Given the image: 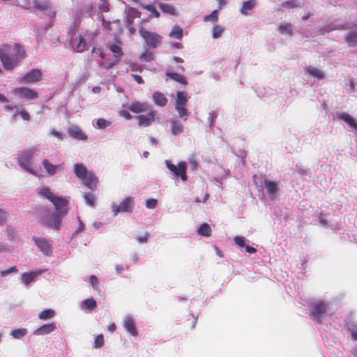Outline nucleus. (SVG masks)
I'll list each match as a JSON object with an SVG mask.
<instances>
[{
    "label": "nucleus",
    "mask_w": 357,
    "mask_h": 357,
    "mask_svg": "<svg viewBox=\"0 0 357 357\" xmlns=\"http://www.w3.org/2000/svg\"><path fill=\"white\" fill-rule=\"evenodd\" d=\"M26 56L24 48L17 43L4 44L0 47V60L5 70H11Z\"/></svg>",
    "instance_id": "nucleus-1"
},
{
    "label": "nucleus",
    "mask_w": 357,
    "mask_h": 357,
    "mask_svg": "<svg viewBox=\"0 0 357 357\" xmlns=\"http://www.w3.org/2000/svg\"><path fill=\"white\" fill-rule=\"evenodd\" d=\"M41 164L49 176H54L60 170L61 165H54L47 158H44Z\"/></svg>",
    "instance_id": "nucleus-23"
},
{
    "label": "nucleus",
    "mask_w": 357,
    "mask_h": 357,
    "mask_svg": "<svg viewBox=\"0 0 357 357\" xmlns=\"http://www.w3.org/2000/svg\"><path fill=\"white\" fill-rule=\"evenodd\" d=\"M234 241L236 244L239 245L240 247H243L245 245V238L242 236H236L234 238Z\"/></svg>",
    "instance_id": "nucleus-55"
},
{
    "label": "nucleus",
    "mask_w": 357,
    "mask_h": 357,
    "mask_svg": "<svg viewBox=\"0 0 357 357\" xmlns=\"http://www.w3.org/2000/svg\"><path fill=\"white\" fill-rule=\"evenodd\" d=\"M103 344H104V337H103V335H101V334L98 335L95 338L93 347L95 349H98V348L102 347L103 346Z\"/></svg>",
    "instance_id": "nucleus-48"
},
{
    "label": "nucleus",
    "mask_w": 357,
    "mask_h": 357,
    "mask_svg": "<svg viewBox=\"0 0 357 357\" xmlns=\"http://www.w3.org/2000/svg\"><path fill=\"white\" fill-rule=\"evenodd\" d=\"M167 168L177 177H180L183 181L188 178L186 174L187 164L185 162H180L178 165H174L169 160H165Z\"/></svg>",
    "instance_id": "nucleus-11"
},
{
    "label": "nucleus",
    "mask_w": 357,
    "mask_h": 357,
    "mask_svg": "<svg viewBox=\"0 0 357 357\" xmlns=\"http://www.w3.org/2000/svg\"><path fill=\"white\" fill-rule=\"evenodd\" d=\"M32 240L43 254L46 256H50L52 255V244L50 240L43 237H33Z\"/></svg>",
    "instance_id": "nucleus-13"
},
{
    "label": "nucleus",
    "mask_w": 357,
    "mask_h": 357,
    "mask_svg": "<svg viewBox=\"0 0 357 357\" xmlns=\"http://www.w3.org/2000/svg\"><path fill=\"white\" fill-rule=\"evenodd\" d=\"M108 47L115 57H120L123 54L121 49L119 45L114 43H109Z\"/></svg>",
    "instance_id": "nucleus-42"
},
{
    "label": "nucleus",
    "mask_w": 357,
    "mask_h": 357,
    "mask_svg": "<svg viewBox=\"0 0 357 357\" xmlns=\"http://www.w3.org/2000/svg\"><path fill=\"white\" fill-rule=\"evenodd\" d=\"M74 174L80 180L83 178L89 172L87 171L86 167L82 163H76L73 167Z\"/></svg>",
    "instance_id": "nucleus-30"
},
{
    "label": "nucleus",
    "mask_w": 357,
    "mask_h": 357,
    "mask_svg": "<svg viewBox=\"0 0 357 357\" xmlns=\"http://www.w3.org/2000/svg\"><path fill=\"white\" fill-rule=\"evenodd\" d=\"M13 93L25 100H33L38 98L36 91L27 87L15 88Z\"/></svg>",
    "instance_id": "nucleus-14"
},
{
    "label": "nucleus",
    "mask_w": 357,
    "mask_h": 357,
    "mask_svg": "<svg viewBox=\"0 0 357 357\" xmlns=\"http://www.w3.org/2000/svg\"><path fill=\"white\" fill-rule=\"evenodd\" d=\"M135 205L134 198L127 197L122 200L120 204L113 202L111 204L112 212L114 216H116L120 213H131Z\"/></svg>",
    "instance_id": "nucleus-9"
},
{
    "label": "nucleus",
    "mask_w": 357,
    "mask_h": 357,
    "mask_svg": "<svg viewBox=\"0 0 357 357\" xmlns=\"http://www.w3.org/2000/svg\"><path fill=\"white\" fill-rule=\"evenodd\" d=\"M148 237H149V234L146 233L143 236H139L136 237V240L139 243H146L148 241Z\"/></svg>",
    "instance_id": "nucleus-56"
},
{
    "label": "nucleus",
    "mask_w": 357,
    "mask_h": 357,
    "mask_svg": "<svg viewBox=\"0 0 357 357\" xmlns=\"http://www.w3.org/2000/svg\"><path fill=\"white\" fill-rule=\"evenodd\" d=\"M55 212H47L45 215L42 217V223L49 227L56 230L60 229L61 220L63 217L67 214L68 209L67 206H63L60 210H56Z\"/></svg>",
    "instance_id": "nucleus-6"
},
{
    "label": "nucleus",
    "mask_w": 357,
    "mask_h": 357,
    "mask_svg": "<svg viewBox=\"0 0 357 357\" xmlns=\"http://www.w3.org/2000/svg\"><path fill=\"white\" fill-rule=\"evenodd\" d=\"M263 184L266 194L271 200H275L279 197L280 189L278 182L264 178Z\"/></svg>",
    "instance_id": "nucleus-12"
},
{
    "label": "nucleus",
    "mask_w": 357,
    "mask_h": 357,
    "mask_svg": "<svg viewBox=\"0 0 357 357\" xmlns=\"http://www.w3.org/2000/svg\"><path fill=\"white\" fill-rule=\"evenodd\" d=\"M97 305L96 301L93 298H87L84 300L82 303L80 308L82 310H93Z\"/></svg>",
    "instance_id": "nucleus-33"
},
{
    "label": "nucleus",
    "mask_w": 357,
    "mask_h": 357,
    "mask_svg": "<svg viewBox=\"0 0 357 357\" xmlns=\"http://www.w3.org/2000/svg\"><path fill=\"white\" fill-rule=\"evenodd\" d=\"M345 41L350 47H357V33L349 31L345 36Z\"/></svg>",
    "instance_id": "nucleus-32"
},
{
    "label": "nucleus",
    "mask_w": 357,
    "mask_h": 357,
    "mask_svg": "<svg viewBox=\"0 0 357 357\" xmlns=\"http://www.w3.org/2000/svg\"><path fill=\"white\" fill-rule=\"evenodd\" d=\"M349 27L345 23H343L340 20H335L332 22L327 28V31L338 29H347Z\"/></svg>",
    "instance_id": "nucleus-37"
},
{
    "label": "nucleus",
    "mask_w": 357,
    "mask_h": 357,
    "mask_svg": "<svg viewBox=\"0 0 357 357\" xmlns=\"http://www.w3.org/2000/svg\"><path fill=\"white\" fill-rule=\"evenodd\" d=\"M161 7V9L167 13H169V14H174V11H175V9L174 8L171 6V5H168V4H161L160 6Z\"/></svg>",
    "instance_id": "nucleus-50"
},
{
    "label": "nucleus",
    "mask_w": 357,
    "mask_h": 357,
    "mask_svg": "<svg viewBox=\"0 0 357 357\" xmlns=\"http://www.w3.org/2000/svg\"><path fill=\"white\" fill-rule=\"evenodd\" d=\"M257 0H248L242 3V6L240 9V13L248 16L251 14V10L256 6Z\"/></svg>",
    "instance_id": "nucleus-27"
},
{
    "label": "nucleus",
    "mask_w": 357,
    "mask_h": 357,
    "mask_svg": "<svg viewBox=\"0 0 357 357\" xmlns=\"http://www.w3.org/2000/svg\"><path fill=\"white\" fill-rule=\"evenodd\" d=\"M331 303L321 299L314 300L310 305V316L317 323H321L325 316L331 315Z\"/></svg>",
    "instance_id": "nucleus-5"
},
{
    "label": "nucleus",
    "mask_w": 357,
    "mask_h": 357,
    "mask_svg": "<svg viewBox=\"0 0 357 357\" xmlns=\"http://www.w3.org/2000/svg\"><path fill=\"white\" fill-rule=\"evenodd\" d=\"M217 117V114L215 112H211L209 113L208 121L210 123L211 126L213 123L215 119Z\"/></svg>",
    "instance_id": "nucleus-60"
},
{
    "label": "nucleus",
    "mask_w": 357,
    "mask_h": 357,
    "mask_svg": "<svg viewBox=\"0 0 357 357\" xmlns=\"http://www.w3.org/2000/svg\"><path fill=\"white\" fill-rule=\"evenodd\" d=\"M128 70H131L133 72L141 71V67L137 63H131L129 65V68L127 69V71Z\"/></svg>",
    "instance_id": "nucleus-57"
},
{
    "label": "nucleus",
    "mask_w": 357,
    "mask_h": 357,
    "mask_svg": "<svg viewBox=\"0 0 357 357\" xmlns=\"http://www.w3.org/2000/svg\"><path fill=\"white\" fill-rule=\"evenodd\" d=\"M84 198L85 202L87 205H89V206H91V207H93L94 206L95 197L92 193H91V192L85 193L84 195Z\"/></svg>",
    "instance_id": "nucleus-44"
},
{
    "label": "nucleus",
    "mask_w": 357,
    "mask_h": 357,
    "mask_svg": "<svg viewBox=\"0 0 357 357\" xmlns=\"http://www.w3.org/2000/svg\"><path fill=\"white\" fill-rule=\"evenodd\" d=\"M204 20L205 22H216L218 21V10H213L211 14L205 15L204 17Z\"/></svg>",
    "instance_id": "nucleus-47"
},
{
    "label": "nucleus",
    "mask_w": 357,
    "mask_h": 357,
    "mask_svg": "<svg viewBox=\"0 0 357 357\" xmlns=\"http://www.w3.org/2000/svg\"><path fill=\"white\" fill-rule=\"evenodd\" d=\"M123 325L128 333L134 337L137 336L138 332L135 327V320L131 315L128 314L123 317Z\"/></svg>",
    "instance_id": "nucleus-17"
},
{
    "label": "nucleus",
    "mask_w": 357,
    "mask_h": 357,
    "mask_svg": "<svg viewBox=\"0 0 357 357\" xmlns=\"http://www.w3.org/2000/svg\"><path fill=\"white\" fill-rule=\"evenodd\" d=\"M158 201L155 199H149L146 202V207L150 209H153L157 206Z\"/></svg>",
    "instance_id": "nucleus-51"
},
{
    "label": "nucleus",
    "mask_w": 357,
    "mask_h": 357,
    "mask_svg": "<svg viewBox=\"0 0 357 357\" xmlns=\"http://www.w3.org/2000/svg\"><path fill=\"white\" fill-rule=\"evenodd\" d=\"M197 234L202 236L209 237L211 235V229L208 224L202 223L197 230Z\"/></svg>",
    "instance_id": "nucleus-36"
},
{
    "label": "nucleus",
    "mask_w": 357,
    "mask_h": 357,
    "mask_svg": "<svg viewBox=\"0 0 357 357\" xmlns=\"http://www.w3.org/2000/svg\"><path fill=\"white\" fill-rule=\"evenodd\" d=\"M13 3L26 8H35L38 11L43 12L50 18L49 22L46 23L43 30H35L38 35L45 33V31L53 25V19L56 16V10L49 1H45L40 2L37 0H15Z\"/></svg>",
    "instance_id": "nucleus-2"
},
{
    "label": "nucleus",
    "mask_w": 357,
    "mask_h": 357,
    "mask_svg": "<svg viewBox=\"0 0 357 357\" xmlns=\"http://www.w3.org/2000/svg\"><path fill=\"white\" fill-rule=\"evenodd\" d=\"M293 25L289 23H281L278 26L280 33L282 35L293 36Z\"/></svg>",
    "instance_id": "nucleus-31"
},
{
    "label": "nucleus",
    "mask_w": 357,
    "mask_h": 357,
    "mask_svg": "<svg viewBox=\"0 0 357 357\" xmlns=\"http://www.w3.org/2000/svg\"><path fill=\"white\" fill-rule=\"evenodd\" d=\"M6 218V213L0 209V225H2L5 221Z\"/></svg>",
    "instance_id": "nucleus-63"
},
{
    "label": "nucleus",
    "mask_w": 357,
    "mask_h": 357,
    "mask_svg": "<svg viewBox=\"0 0 357 357\" xmlns=\"http://www.w3.org/2000/svg\"><path fill=\"white\" fill-rule=\"evenodd\" d=\"M56 328V324L52 322L50 324H43L40 327L38 328L33 331V334L37 336L48 335L54 331Z\"/></svg>",
    "instance_id": "nucleus-22"
},
{
    "label": "nucleus",
    "mask_w": 357,
    "mask_h": 357,
    "mask_svg": "<svg viewBox=\"0 0 357 357\" xmlns=\"http://www.w3.org/2000/svg\"><path fill=\"white\" fill-rule=\"evenodd\" d=\"M139 33L144 40L146 45L150 48H156L162 42V36L155 32H151L141 28L139 30Z\"/></svg>",
    "instance_id": "nucleus-10"
},
{
    "label": "nucleus",
    "mask_w": 357,
    "mask_h": 357,
    "mask_svg": "<svg viewBox=\"0 0 357 357\" xmlns=\"http://www.w3.org/2000/svg\"><path fill=\"white\" fill-rule=\"evenodd\" d=\"M17 271V268L15 266H11L8 268H6L5 270H3L0 272V275L1 277H6L7 275H8L10 273H13V272H16Z\"/></svg>",
    "instance_id": "nucleus-52"
},
{
    "label": "nucleus",
    "mask_w": 357,
    "mask_h": 357,
    "mask_svg": "<svg viewBox=\"0 0 357 357\" xmlns=\"http://www.w3.org/2000/svg\"><path fill=\"white\" fill-rule=\"evenodd\" d=\"M169 45L172 47L176 48V49H182L183 45L181 43H176V42H170Z\"/></svg>",
    "instance_id": "nucleus-64"
},
{
    "label": "nucleus",
    "mask_w": 357,
    "mask_h": 357,
    "mask_svg": "<svg viewBox=\"0 0 357 357\" xmlns=\"http://www.w3.org/2000/svg\"><path fill=\"white\" fill-rule=\"evenodd\" d=\"M171 133L174 135H178L184 130L183 122L178 118L173 117L169 120Z\"/></svg>",
    "instance_id": "nucleus-19"
},
{
    "label": "nucleus",
    "mask_w": 357,
    "mask_h": 357,
    "mask_svg": "<svg viewBox=\"0 0 357 357\" xmlns=\"http://www.w3.org/2000/svg\"><path fill=\"white\" fill-rule=\"evenodd\" d=\"M139 59L144 61H151L153 60V54L151 52H145L141 54Z\"/></svg>",
    "instance_id": "nucleus-49"
},
{
    "label": "nucleus",
    "mask_w": 357,
    "mask_h": 357,
    "mask_svg": "<svg viewBox=\"0 0 357 357\" xmlns=\"http://www.w3.org/2000/svg\"><path fill=\"white\" fill-rule=\"evenodd\" d=\"M150 107V105L147 102L135 101L129 105L128 109L133 113L139 114L149 111Z\"/></svg>",
    "instance_id": "nucleus-20"
},
{
    "label": "nucleus",
    "mask_w": 357,
    "mask_h": 357,
    "mask_svg": "<svg viewBox=\"0 0 357 357\" xmlns=\"http://www.w3.org/2000/svg\"><path fill=\"white\" fill-rule=\"evenodd\" d=\"M319 223L325 227H331V225L328 224V221L323 217L321 215L319 218Z\"/></svg>",
    "instance_id": "nucleus-61"
},
{
    "label": "nucleus",
    "mask_w": 357,
    "mask_h": 357,
    "mask_svg": "<svg viewBox=\"0 0 357 357\" xmlns=\"http://www.w3.org/2000/svg\"><path fill=\"white\" fill-rule=\"evenodd\" d=\"M37 192L38 195L50 201L54 204L56 210H60L63 206H67V199L54 195L49 187H41L37 190Z\"/></svg>",
    "instance_id": "nucleus-8"
},
{
    "label": "nucleus",
    "mask_w": 357,
    "mask_h": 357,
    "mask_svg": "<svg viewBox=\"0 0 357 357\" xmlns=\"http://www.w3.org/2000/svg\"><path fill=\"white\" fill-rule=\"evenodd\" d=\"M282 6L283 8H293L296 7L297 4L295 1L290 0V1H287L283 2L282 3Z\"/></svg>",
    "instance_id": "nucleus-53"
},
{
    "label": "nucleus",
    "mask_w": 357,
    "mask_h": 357,
    "mask_svg": "<svg viewBox=\"0 0 357 357\" xmlns=\"http://www.w3.org/2000/svg\"><path fill=\"white\" fill-rule=\"evenodd\" d=\"M347 328L351 334L352 340L354 341H357V323L350 321L347 324Z\"/></svg>",
    "instance_id": "nucleus-40"
},
{
    "label": "nucleus",
    "mask_w": 357,
    "mask_h": 357,
    "mask_svg": "<svg viewBox=\"0 0 357 357\" xmlns=\"http://www.w3.org/2000/svg\"><path fill=\"white\" fill-rule=\"evenodd\" d=\"M183 36V29L178 25H174L172 27V31L169 33V37L171 38H175L178 40H181Z\"/></svg>",
    "instance_id": "nucleus-34"
},
{
    "label": "nucleus",
    "mask_w": 357,
    "mask_h": 357,
    "mask_svg": "<svg viewBox=\"0 0 357 357\" xmlns=\"http://www.w3.org/2000/svg\"><path fill=\"white\" fill-rule=\"evenodd\" d=\"M89 282H90L91 285L92 286L93 289L96 291H99V280L98 278L95 275H91L89 279Z\"/></svg>",
    "instance_id": "nucleus-46"
},
{
    "label": "nucleus",
    "mask_w": 357,
    "mask_h": 357,
    "mask_svg": "<svg viewBox=\"0 0 357 357\" xmlns=\"http://www.w3.org/2000/svg\"><path fill=\"white\" fill-rule=\"evenodd\" d=\"M224 31V28L220 25H215L212 30V37L215 39L221 37Z\"/></svg>",
    "instance_id": "nucleus-43"
},
{
    "label": "nucleus",
    "mask_w": 357,
    "mask_h": 357,
    "mask_svg": "<svg viewBox=\"0 0 357 357\" xmlns=\"http://www.w3.org/2000/svg\"><path fill=\"white\" fill-rule=\"evenodd\" d=\"M119 114L121 116L124 117L127 120L132 119L131 114L127 110H120Z\"/></svg>",
    "instance_id": "nucleus-58"
},
{
    "label": "nucleus",
    "mask_w": 357,
    "mask_h": 357,
    "mask_svg": "<svg viewBox=\"0 0 357 357\" xmlns=\"http://www.w3.org/2000/svg\"><path fill=\"white\" fill-rule=\"evenodd\" d=\"M111 121L104 119H98L96 121V126L98 129H105L111 125Z\"/></svg>",
    "instance_id": "nucleus-45"
},
{
    "label": "nucleus",
    "mask_w": 357,
    "mask_h": 357,
    "mask_svg": "<svg viewBox=\"0 0 357 357\" xmlns=\"http://www.w3.org/2000/svg\"><path fill=\"white\" fill-rule=\"evenodd\" d=\"M83 184L87 186L89 189L93 190L96 187L97 178L91 173L89 172L86 176L81 179Z\"/></svg>",
    "instance_id": "nucleus-28"
},
{
    "label": "nucleus",
    "mask_w": 357,
    "mask_h": 357,
    "mask_svg": "<svg viewBox=\"0 0 357 357\" xmlns=\"http://www.w3.org/2000/svg\"><path fill=\"white\" fill-rule=\"evenodd\" d=\"M305 74H307L313 77L319 79H322L325 77V73L319 68L312 66H308L304 68Z\"/></svg>",
    "instance_id": "nucleus-26"
},
{
    "label": "nucleus",
    "mask_w": 357,
    "mask_h": 357,
    "mask_svg": "<svg viewBox=\"0 0 357 357\" xmlns=\"http://www.w3.org/2000/svg\"><path fill=\"white\" fill-rule=\"evenodd\" d=\"M68 133L71 137L77 140L85 141L87 139V136L82 132V129L75 125L68 128Z\"/></svg>",
    "instance_id": "nucleus-21"
},
{
    "label": "nucleus",
    "mask_w": 357,
    "mask_h": 357,
    "mask_svg": "<svg viewBox=\"0 0 357 357\" xmlns=\"http://www.w3.org/2000/svg\"><path fill=\"white\" fill-rule=\"evenodd\" d=\"M126 20L129 25L132 24L134 19L139 17V11L134 8H128L126 10Z\"/></svg>",
    "instance_id": "nucleus-35"
},
{
    "label": "nucleus",
    "mask_w": 357,
    "mask_h": 357,
    "mask_svg": "<svg viewBox=\"0 0 357 357\" xmlns=\"http://www.w3.org/2000/svg\"><path fill=\"white\" fill-rule=\"evenodd\" d=\"M155 113V111L151 109L146 115L137 116V119L139 126L143 127L149 126L154 121Z\"/></svg>",
    "instance_id": "nucleus-18"
},
{
    "label": "nucleus",
    "mask_w": 357,
    "mask_h": 357,
    "mask_svg": "<svg viewBox=\"0 0 357 357\" xmlns=\"http://www.w3.org/2000/svg\"><path fill=\"white\" fill-rule=\"evenodd\" d=\"M167 76H168L170 79H172L178 83H181V84H183L185 85L187 84V81H186L185 78L182 75H181L179 73L167 72Z\"/></svg>",
    "instance_id": "nucleus-38"
},
{
    "label": "nucleus",
    "mask_w": 357,
    "mask_h": 357,
    "mask_svg": "<svg viewBox=\"0 0 357 357\" xmlns=\"http://www.w3.org/2000/svg\"><path fill=\"white\" fill-rule=\"evenodd\" d=\"M41 76L42 73L39 69H32L21 77L19 81L24 83L36 82L41 79Z\"/></svg>",
    "instance_id": "nucleus-16"
},
{
    "label": "nucleus",
    "mask_w": 357,
    "mask_h": 357,
    "mask_svg": "<svg viewBox=\"0 0 357 357\" xmlns=\"http://www.w3.org/2000/svg\"><path fill=\"white\" fill-rule=\"evenodd\" d=\"M70 45L73 50L77 52H82L88 47L87 43L81 36H73L70 39Z\"/></svg>",
    "instance_id": "nucleus-15"
},
{
    "label": "nucleus",
    "mask_w": 357,
    "mask_h": 357,
    "mask_svg": "<svg viewBox=\"0 0 357 357\" xmlns=\"http://www.w3.org/2000/svg\"><path fill=\"white\" fill-rule=\"evenodd\" d=\"M55 316V312L51 309H47L43 310L38 314V317L42 320H48L53 318Z\"/></svg>",
    "instance_id": "nucleus-39"
},
{
    "label": "nucleus",
    "mask_w": 357,
    "mask_h": 357,
    "mask_svg": "<svg viewBox=\"0 0 357 357\" xmlns=\"http://www.w3.org/2000/svg\"><path fill=\"white\" fill-rule=\"evenodd\" d=\"M28 333L26 328H17L10 332V335L15 339H22Z\"/></svg>",
    "instance_id": "nucleus-41"
},
{
    "label": "nucleus",
    "mask_w": 357,
    "mask_h": 357,
    "mask_svg": "<svg viewBox=\"0 0 357 357\" xmlns=\"http://www.w3.org/2000/svg\"><path fill=\"white\" fill-rule=\"evenodd\" d=\"M50 134L56 137L57 139H59V140H63L64 139V134H63L62 132H59L57 130H56L55 129H51L50 130Z\"/></svg>",
    "instance_id": "nucleus-54"
},
{
    "label": "nucleus",
    "mask_w": 357,
    "mask_h": 357,
    "mask_svg": "<svg viewBox=\"0 0 357 357\" xmlns=\"http://www.w3.org/2000/svg\"><path fill=\"white\" fill-rule=\"evenodd\" d=\"M77 218H78V221H79V227H78L77 229L75 231V234L82 231L84 229V223L81 221V220L79 217Z\"/></svg>",
    "instance_id": "nucleus-62"
},
{
    "label": "nucleus",
    "mask_w": 357,
    "mask_h": 357,
    "mask_svg": "<svg viewBox=\"0 0 357 357\" xmlns=\"http://www.w3.org/2000/svg\"><path fill=\"white\" fill-rule=\"evenodd\" d=\"M188 101V93L184 91H178L175 98V109L178 113V117L186 121L190 116V112L188 110L186 105Z\"/></svg>",
    "instance_id": "nucleus-7"
},
{
    "label": "nucleus",
    "mask_w": 357,
    "mask_h": 357,
    "mask_svg": "<svg viewBox=\"0 0 357 357\" xmlns=\"http://www.w3.org/2000/svg\"><path fill=\"white\" fill-rule=\"evenodd\" d=\"M17 113L19 114L24 120H25V121L30 120V116H29V113L26 112V111L22 110L20 112H17Z\"/></svg>",
    "instance_id": "nucleus-59"
},
{
    "label": "nucleus",
    "mask_w": 357,
    "mask_h": 357,
    "mask_svg": "<svg viewBox=\"0 0 357 357\" xmlns=\"http://www.w3.org/2000/svg\"><path fill=\"white\" fill-rule=\"evenodd\" d=\"M335 116L339 119L344 121L353 129L357 130V121L349 114L346 112H337L335 114Z\"/></svg>",
    "instance_id": "nucleus-24"
},
{
    "label": "nucleus",
    "mask_w": 357,
    "mask_h": 357,
    "mask_svg": "<svg viewBox=\"0 0 357 357\" xmlns=\"http://www.w3.org/2000/svg\"><path fill=\"white\" fill-rule=\"evenodd\" d=\"M109 7V3L107 0H94L93 4L84 7L82 12L89 15H94L97 13L98 20L102 22V25L105 29L110 30V22L106 21L101 14L102 13L108 12Z\"/></svg>",
    "instance_id": "nucleus-4"
},
{
    "label": "nucleus",
    "mask_w": 357,
    "mask_h": 357,
    "mask_svg": "<svg viewBox=\"0 0 357 357\" xmlns=\"http://www.w3.org/2000/svg\"><path fill=\"white\" fill-rule=\"evenodd\" d=\"M45 271V270L40 269V270H37L35 271H31L29 273H24V274H22V278H21L22 282L24 283V284L27 285L30 282L34 281V279L37 276L41 275Z\"/></svg>",
    "instance_id": "nucleus-25"
},
{
    "label": "nucleus",
    "mask_w": 357,
    "mask_h": 357,
    "mask_svg": "<svg viewBox=\"0 0 357 357\" xmlns=\"http://www.w3.org/2000/svg\"><path fill=\"white\" fill-rule=\"evenodd\" d=\"M153 100L154 103L158 107H165L168 102L167 98L165 96V95L160 92L155 91L153 93L152 96Z\"/></svg>",
    "instance_id": "nucleus-29"
},
{
    "label": "nucleus",
    "mask_w": 357,
    "mask_h": 357,
    "mask_svg": "<svg viewBox=\"0 0 357 357\" xmlns=\"http://www.w3.org/2000/svg\"><path fill=\"white\" fill-rule=\"evenodd\" d=\"M38 151L39 146H33L27 149L23 150L17 157L18 165L30 174L36 177H38L40 174L39 172L33 166V160Z\"/></svg>",
    "instance_id": "nucleus-3"
}]
</instances>
